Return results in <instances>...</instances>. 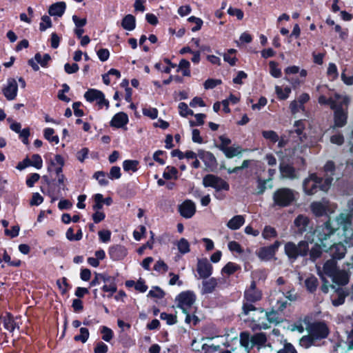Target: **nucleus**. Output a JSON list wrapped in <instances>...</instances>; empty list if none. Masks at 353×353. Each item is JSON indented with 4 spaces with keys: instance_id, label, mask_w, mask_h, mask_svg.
Segmentation results:
<instances>
[{
    "instance_id": "1",
    "label": "nucleus",
    "mask_w": 353,
    "mask_h": 353,
    "mask_svg": "<svg viewBox=\"0 0 353 353\" xmlns=\"http://www.w3.org/2000/svg\"><path fill=\"white\" fill-rule=\"evenodd\" d=\"M349 213H341L333 220H328L316 230L321 245L331 249L335 259H342L346 252L345 245L353 246V199L348 203Z\"/></svg>"
},
{
    "instance_id": "2",
    "label": "nucleus",
    "mask_w": 353,
    "mask_h": 353,
    "mask_svg": "<svg viewBox=\"0 0 353 353\" xmlns=\"http://www.w3.org/2000/svg\"><path fill=\"white\" fill-rule=\"evenodd\" d=\"M265 316L261 308H257L251 303H243L241 319L253 330H265L270 327L265 321Z\"/></svg>"
},
{
    "instance_id": "3",
    "label": "nucleus",
    "mask_w": 353,
    "mask_h": 353,
    "mask_svg": "<svg viewBox=\"0 0 353 353\" xmlns=\"http://www.w3.org/2000/svg\"><path fill=\"white\" fill-rule=\"evenodd\" d=\"M321 225H319V227ZM294 228L295 232L298 234H302L303 233L307 232V233L312 234V237L314 235L316 237V241H314V245L312 248L310 252V258L312 260H315L316 259L319 257L321 254V251L330 252V255L333 256V255L331 254L330 248H325L322 245H319L320 242L316 235V230L318 229L319 226L316 228L314 232H308L309 230H311L312 228V224L311 223L310 219L307 216L303 214L298 215L294 221Z\"/></svg>"
},
{
    "instance_id": "4",
    "label": "nucleus",
    "mask_w": 353,
    "mask_h": 353,
    "mask_svg": "<svg viewBox=\"0 0 353 353\" xmlns=\"http://www.w3.org/2000/svg\"><path fill=\"white\" fill-rule=\"evenodd\" d=\"M332 178L329 176L322 179L316 174H311L303 182L304 192L307 195H313L319 190L327 192L332 184Z\"/></svg>"
},
{
    "instance_id": "5",
    "label": "nucleus",
    "mask_w": 353,
    "mask_h": 353,
    "mask_svg": "<svg viewBox=\"0 0 353 353\" xmlns=\"http://www.w3.org/2000/svg\"><path fill=\"white\" fill-rule=\"evenodd\" d=\"M319 275L324 280L325 275L330 277L332 281L339 285H345L349 281V274L345 270H339L334 259L327 261L323 265V270H318Z\"/></svg>"
},
{
    "instance_id": "6",
    "label": "nucleus",
    "mask_w": 353,
    "mask_h": 353,
    "mask_svg": "<svg viewBox=\"0 0 353 353\" xmlns=\"http://www.w3.org/2000/svg\"><path fill=\"white\" fill-rule=\"evenodd\" d=\"M312 236V233H307L305 235L306 240L300 241L298 245L293 242H288L285 245V253L290 259L294 260L299 256H306L310 249L308 242L310 241L312 243L314 241Z\"/></svg>"
},
{
    "instance_id": "7",
    "label": "nucleus",
    "mask_w": 353,
    "mask_h": 353,
    "mask_svg": "<svg viewBox=\"0 0 353 353\" xmlns=\"http://www.w3.org/2000/svg\"><path fill=\"white\" fill-rule=\"evenodd\" d=\"M240 344L245 348L248 353L254 347L259 349L262 347L266 342L267 339L264 334L257 333L251 336L247 332H243L239 336Z\"/></svg>"
},
{
    "instance_id": "8",
    "label": "nucleus",
    "mask_w": 353,
    "mask_h": 353,
    "mask_svg": "<svg viewBox=\"0 0 353 353\" xmlns=\"http://www.w3.org/2000/svg\"><path fill=\"white\" fill-rule=\"evenodd\" d=\"M299 193L294 190L283 188L276 190L273 194V201L275 205L287 207L296 201Z\"/></svg>"
},
{
    "instance_id": "9",
    "label": "nucleus",
    "mask_w": 353,
    "mask_h": 353,
    "mask_svg": "<svg viewBox=\"0 0 353 353\" xmlns=\"http://www.w3.org/2000/svg\"><path fill=\"white\" fill-rule=\"evenodd\" d=\"M195 299L196 296L193 292H182L176 297V306L181 309L183 313L190 312Z\"/></svg>"
},
{
    "instance_id": "10",
    "label": "nucleus",
    "mask_w": 353,
    "mask_h": 353,
    "mask_svg": "<svg viewBox=\"0 0 353 353\" xmlns=\"http://www.w3.org/2000/svg\"><path fill=\"white\" fill-rule=\"evenodd\" d=\"M203 184L205 187H211L217 191L228 190L229 184L222 179L213 174H208L203 179Z\"/></svg>"
},
{
    "instance_id": "11",
    "label": "nucleus",
    "mask_w": 353,
    "mask_h": 353,
    "mask_svg": "<svg viewBox=\"0 0 353 353\" xmlns=\"http://www.w3.org/2000/svg\"><path fill=\"white\" fill-rule=\"evenodd\" d=\"M334 208L333 205L325 199L313 202L310 205L311 211L316 216H323L328 212L332 213L334 212Z\"/></svg>"
},
{
    "instance_id": "12",
    "label": "nucleus",
    "mask_w": 353,
    "mask_h": 353,
    "mask_svg": "<svg viewBox=\"0 0 353 353\" xmlns=\"http://www.w3.org/2000/svg\"><path fill=\"white\" fill-rule=\"evenodd\" d=\"M84 97L89 102L95 101L99 108L105 106L109 107V101L105 99L103 93L98 90L90 89L84 94Z\"/></svg>"
},
{
    "instance_id": "13",
    "label": "nucleus",
    "mask_w": 353,
    "mask_h": 353,
    "mask_svg": "<svg viewBox=\"0 0 353 353\" xmlns=\"http://www.w3.org/2000/svg\"><path fill=\"white\" fill-rule=\"evenodd\" d=\"M319 103L321 105H330L331 109L335 108L336 105L339 103L340 104H344L346 106L348 105L350 103V98L346 95H340L339 94H335L332 97H330L327 99L325 96L321 95L319 97Z\"/></svg>"
},
{
    "instance_id": "14",
    "label": "nucleus",
    "mask_w": 353,
    "mask_h": 353,
    "mask_svg": "<svg viewBox=\"0 0 353 353\" xmlns=\"http://www.w3.org/2000/svg\"><path fill=\"white\" fill-rule=\"evenodd\" d=\"M347 106L339 103L336 105L334 110V125L336 127L341 128L344 126L347 118Z\"/></svg>"
},
{
    "instance_id": "15",
    "label": "nucleus",
    "mask_w": 353,
    "mask_h": 353,
    "mask_svg": "<svg viewBox=\"0 0 353 353\" xmlns=\"http://www.w3.org/2000/svg\"><path fill=\"white\" fill-rule=\"evenodd\" d=\"M2 92L8 101L15 99L18 92V84L16 79L13 78L8 79L6 84L2 88Z\"/></svg>"
},
{
    "instance_id": "16",
    "label": "nucleus",
    "mask_w": 353,
    "mask_h": 353,
    "mask_svg": "<svg viewBox=\"0 0 353 353\" xmlns=\"http://www.w3.org/2000/svg\"><path fill=\"white\" fill-rule=\"evenodd\" d=\"M280 245L281 242L276 241L270 246L259 249L257 252V255L262 260L269 261L274 258Z\"/></svg>"
},
{
    "instance_id": "17",
    "label": "nucleus",
    "mask_w": 353,
    "mask_h": 353,
    "mask_svg": "<svg viewBox=\"0 0 353 353\" xmlns=\"http://www.w3.org/2000/svg\"><path fill=\"white\" fill-rule=\"evenodd\" d=\"M261 299V293L259 290H256L254 281H252L249 288H248L244 293L243 303H248L252 304Z\"/></svg>"
},
{
    "instance_id": "18",
    "label": "nucleus",
    "mask_w": 353,
    "mask_h": 353,
    "mask_svg": "<svg viewBox=\"0 0 353 353\" xmlns=\"http://www.w3.org/2000/svg\"><path fill=\"white\" fill-rule=\"evenodd\" d=\"M108 254L113 261H119L123 259L127 254V249L121 245H112L110 248Z\"/></svg>"
},
{
    "instance_id": "19",
    "label": "nucleus",
    "mask_w": 353,
    "mask_h": 353,
    "mask_svg": "<svg viewBox=\"0 0 353 353\" xmlns=\"http://www.w3.org/2000/svg\"><path fill=\"white\" fill-rule=\"evenodd\" d=\"M179 212L184 218H191L195 214L196 205L191 200H186L180 205Z\"/></svg>"
},
{
    "instance_id": "20",
    "label": "nucleus",
    "mask_w": 353,
    "mask_h": 353,
    "mask_svg": "<svg viewBox=\"0 0 353 353\" xmlns=\"http://www.w3.org/2000/svg\"><path fill=\"white\" fill-rule=\"evenodd\" d=\"M197 272L201 279L208 278L212 273V265L207 259L198 261Z\"/></svg>"
},
{
    "instance_id": "21",
    "label": "nucleus",
    "mask_w": 353,
    "mask_h": 353,
    "mask_svg": "<svg viewBox=\"0 0 353 353\" xmlns=\"http://www.w3.org/2000/svg\"><path fill=\"white\" fill-rule=\"evenodd\" d=\"M128 121L129 119L128 115L125 113L121 112L116 114L112 117L110 121V125L113 127L120 128L126 125V124L128 123Z\"/></svg>"
},
{
    "instance_id": "22",
    "label": "nucleus",
    "mask_w": 353,
    "mask_h": 353,
    "mask_svg": "<svg viewBox=\"0 0 353 353\" xmlns=\"http://www.w3.org/2000/svg\"><path fill=\"white\" fill-rule=\"evenodd\" d=\"M218 285L217 279L215 278H210L203 281L201 287V294H210L212 293Z\"/></svg>"
},
{
    "instance_id": "23",
    "label": "nucleus",
    "mask_w": 353,
    "mask_h": 353,
    "mask_svg": "<svg viewBox=\"0 0 353 353\" xmlns=\"http://www.w3.org/2000/svg\"><path fill=\"white\" fill-rule=\"evenodd\" d=\"M66 5L65 2L60 1L51 5L48 9V13L50 16L61 17L65 12Z\"/></svg>"
},
{
    "instance_id": "24",
    "label": "nucleus",
    "mask_w": 353,
    "mask_h": 353,
    "mask_svg": "<svg viewBox=\"0 0 353 353\" xmlns=\"http://www.w3.org/2000/svg\"><path fill=\"white\" fill-rule=\"evenodd\" d=\"M328 334V328L325 323H319L314 325L312 336L316 339L325 338Z\"/></svg>"
},
{
    "instance_id": "25",
    "label": "nucleus",
    "mask_w": 353,
    "mask_h": 353,
    "mask_svg": "<svg viewBox=\"0 0 353 353\" xmlns=\"http://www.w3.org/2000/svg\"><path fill=\"white\" fill-rule=\"evenodd\" d=\"M245 221L244 216L236 215L228 221L226 225L229 229L236 230L239 229L245 223Z\"/></svg>"
},
{
    "instance_id": "26",
    "label": "nucleus",
    "mask_w": 353,
    "mask_h": 353,
    "mask_svg": "<svg viewBox=\"0 0 353 353\" xmlns=\"http://www.w3.org/2000/svg\"><path fill=\"white\" fill-rule=\"evenodd\" d=\"M280 171L283 177L294 179L298 177L297 172L293 167L290 165L281 163Z\"/></svg>"
},
{
    "instance_id": "27",
    "label": "nucleus",
    "mask_w": 353,
    "mask_h": 353,
    "mask_svg": "<svg viewBox=\"0 0 353 353\" xmlns=\"http://www.w3.org/2000/svg\"><path fill=\"white\" fill-rule=\"evenodd\" d=\"M199 158L204 162L206 166L211 167L216 162L215 157L210 152L201 151L199 153Z\"/></svg>"
},
{
    "instance_id": "28",
    "label": "nucleus",
    "mask_w": 353,
    "mask_h": 353,
    "mask_svg": "<svg viewBox=\"0 0 353 353\" xmlns=\"http://www.w3.org/2000/svg\"><path fill=\"white\" fill-rule=\"evenodd\" d=\"M121 26L126 30H133L136 26L135 17L132 14H127L123 19Z\"/></svg>"
},
{
    "instance_id": "29",
    "label": "nucleus",
    "mask_w": 353,
    "mask_h": 353,
    "mask_svg": "<svg viewBox=\"0 0 353 353\" xmlns=\"http://www.w3.org/2000/svg\"><path fill=\"white\" fill-rule=\"evenodd\" d=\"M274 88L277 97L280 100L287 99L292 92L291 88L289 86L283 88L279 85H276Z\"/></svg>"
},
{
    "instance_id": "30",
    "label": "nucleus",
    "mask_w": 353,
    "mask_h": 353,
    "mask_svg": "<svg viewBox=\"0 0 353 353\" xmlns=\"http://www.w3.org/2000/svg\"><path fill=\"white\" fill-rule=\"evenodd\" d=\"M174 244L181 254H187L190 251V245L188 241L184 238H181L179 241H176Z\"/></svg>"
},
{
    "instance_id": "31",
    "label": "nucleus",
    "mask_w": 353,
    "mask_h": 353,
    "mask_svg": "<svg viewBox=\"0 0 353 353\" xmlns=\"http://www.w3.org/2000/svg\"><path fill=\"white\" fill-rule=\"evenodd\" d=\"M243 150L240 146L234 145L232 146H229V148L225 149V150L223 151L225 157L230 159L241 154Z\"/></svg>"
},
{
    "instance_id": "32",
    "label": "nucleus",
    "mask_w": 353,
    "mask_h": 353,
    "mask_svg": "<svg viewBox=\"0 0 353 353\" xmlns=\"http://www.w3.org/2000/svg\"><path fill=\"white\" fill-rule=\"evenodd\" d=\"M43 136L50 143L58 144L59 142V138L57 135L54 134V130L52 128H46L43 130Z\"/></svg>"
},
{
    "instance_id": "33",
    "label": "nucleus",
    "mask_w": 353,
    "mask_h": 353,
    "mask_svg": "<svg viewBox=\"0 0 353 353\" xmlns=\"http://www.w3.org/2000/svg\"><path fill=\"white\" fill-rule=\"evenodd\" d=\"M265 314L266 315L265 321L267 322L268 323V325L270 323L277 324V323L281 322L283 320L282 317L280 316L279 313L276 312L272 311L269 313L265 312Z\"/></svg>"
},
{
    "instance_id": "34",
    "label": "nucleus",
    "mask_w": 353,
    "mask_h": 353,
    "mask_svg": "<svg viewBox=\"0 0 353 353\" xmlns=\"http://www.w3.org/2000/svg\"><path fill=\"white\" fill-rule=\"evenodd\" d=\"M236 52L235 49H229L223 54V60L228 62L230 65L233 66L236 64L237 59L235 56H233Z\"/></svg>"
},
{
    "instance_id": "35",
    "label": "nucleus",
    "mask_w": 353,
    "mask_h": 353,
    "mask_svg": "<svg viewBox=\"0 0 353 353\" xmlns=\"http://www.w3.org/2000/svg\"><path fill=\"white\" fill-rule=\"evenodd\" d=\"M163 176L165 179H176L178 171L174 167L167 166L163 172Z\"/></svg>"
},
{
    "instance_id": "36",
    "label": "nucleus",
    "mask_w": 353,
    "mask_h": 353,
    "mask_svg": "<svg viewBox=\"0 0 353 353\" xmlns=\"http://www.w3.org/2000/svg\"><path fill=\"white\" fill-rule=\"evenodd\" d=\"M240 269V266L234 263H228L222 269V274L230 275Z\"/></svg>"
},
{
    "instance_id": "37",
    "label": "nucleus",
    "mask_w": 353,
    "mask_h": 353,
    "mask_svg": "<svg viewBox=\"0 0 353 353\" xmlns=\"http://www.w3.org/2000/svg\"><path fill=\"white\" fill-rule=\"evenodd\" d=\"M190 63L188 61L185 59H181L179 63L177 71H181L183 76H190Z\"/></svg>"
},
{
    "instance_id": "38",
    "label": "nucleus",
    "mask_w": 353,
    "mask_h": 353,
    "mask_svg": "<svg viewBox=\"0 0 353 353\" xmlns=\"http://www.w3.org/2000/svg\"><path fill=\"white\" fill-rule=\"evenodd\" d=\"M262 136L272 143H275L279 141L278 134L273 130H263Z\"/></svg>"
},
{
    "instance_id": "39",
    "label": "nucleus",
    "mask_w": 353,
    "mask_h": 353,
    "mask_svg": "<svg viewBox=\"0 0 353 353\" xmlns=\"http://www.w3.org/2000/svg\"><path fill=\"white\" fill-rule=\"evenodd\" d=\"M100 332L102 334V339L106 342H110L114 336L112 330L106 327V326H101L99 328Z\"/></svg>"
},
{
    "instance_id": "40",
    "label": "nucleus",
    "mask_w": 353,
    "mask_h": 353,
    "mask_svg": "<svg viewBox=\"0 0 353 353\" xmlns=\"http://www.w3.org/2000/svg\"><path fill=\"white\" fill-rule=\"evenodd\" d=\"M139 162L135 160H125L123 163V170L126 172H136L138 169Z\"/></svg>"
},
{
    "instance_id": "41",
    "label": "nucleus",
    "mask_w": 353,
    "mask_h": 353,
    "mask_svg": "<svg viewBox=\"0 0 353 353\" xmlns=\"http://www.w3.org/2000/svg\"><path fill=\"white\" fill-rule=\"evenodd\" d=\"M327 75L329 79L334 81L339 77V72L336 65L333 63H330L327 70Z\"/></svg>"
},
{
    "instance_id": "42",
    "label": "nucleus",
    "mask_w": 353,
    "mask_h": 353,
    "mask_svg": "<svg viewBox=\"0 0 353 353\" xmlns=\"http://www.w3.org/2000/svg\"><path fill=\"white\" fill-rule=\"evenodd\" d=\"M270 73L274 78H279L281 76V70L279 68L278 63L274 61L269 63Z\"/></svg>"
},
{
    "instance_id": "43",
    "label": "nucleus",
    "mask_w": 353,
    "mask_h": 353,
    "mask_svg": "<svg viewBox=\"0 0 353 353\" xmlns=\"http://www.w3.org/2000/svg\"><path fill=\"white\" fill-rule=\"evenodd\" d=\"M179 113L183 117H186L189 115H193L194 112L190 110L185 103L181 102L178 105Z\"/></svg>"
},
{
    "instance_id": "44",
    "label": "nucleus",
    "mask_w": 353,
    "mask_h": 353,
    "mask_svg": "<svg viewBox=\"0 0 353 353\" xmlns=\"http://www.w3.org/2000/svg\"><path fill=\"white\" fill-rule=\"evenodd\" d=\"M50 56L48 54L41 55L39 53H37L34 56L35 61L42 67H46L48 65V63L50 61Z\"/></svg>"
},
{
    "instance_id": "45",
    "label": "nucleus",
    "mask_w": 353,
    "mask_h": 353,
    "mask_svg": "<svg viewBox=\"0 0 353 353\" xmlns=\"http://www.w3.org/2000/svg\"><path fill=\"white\" fill-rule=\"evenodd\" d=\"M305 283L307 289L310 292H312L316 289L318 285V281L315 276H312L305 280Z\"/></svg>"
},
{
    "instance_id": "46",
    "label": "nucleus",
    "mask_w": 353,
    "mask_h": 353,
    "mask_svg": "<svg viewBox=\"0 0 353 353\" xmlns=\"http://www.w3.org/2000/svg\"><path fill=\"white\" fill-rule=\"evenodd\" d=\"M29 164L37 169H41L43 166V161L40 155L33 154L30 159H29Z\"/></svg>"
},
{
    "instance_id": "47",
    "label": "nucleus",
    "mask_w": 353,
    "mask_h": 353,
    "mask_svg": "<svg viewBox=\"0 0 353 353\" xmlns=\"http://www.w3.org/2000/svg\"><path fill=\"white\" fill-rule=\"evenodd\" d=\"M252 41V35L248 32H244L241 34L239 39L238 41H235V43L237 46L240 47L244 43H250Z\"/></svg>"
},
{
    "instance_id": "48",
    "label": "nucleus",
    "mask_w": 353,
    "mask_h": 353,
    "mask_svg": "<svg viewBox=\"0 0 353 353\" xmlns=\"http://www.w3.org/2000/svg\"><path fill=\"white\" fill-rule=\"evenodd\" d=\"M4 327L10 332H13L16 327V323L12 316L7 315L3 319Z\"/></svg>"
},
{
    "instance_id": "49",
    "label": "nucleus",
    "mask_w": 353,
    "mask_h": 353,
    "mask_svg": "<svg viewBox=\"0 0 353 353\" xmlns=\"http://www.w3.org/2000/svg\"><path fill=\"white\" fill-rule=\"evenodd\" d=\"M345 295L342 292H336L335 295L332 297V302L334 306H339L345 301Z\"/></svg>"
},
{
    "instance_id": "50",
    "label": "nucleus",
    "mask_w": 353,
    "mask_h": 353,
    "mask_svg": "<svg viewBox=\"0 0 353 353\" xmlns=\"http://www.w3.org/2000/svg\"><path fill=\"white\" fill-rule=\"evenodd\" d=\"M277 235L276 230L271 226H265L263 232L262 236L265 239H270L276 237Z\"/></svg>"
},
{
    "instance_id": "51",
    "label": "nucleus",
    "mask_w": 353,
    "mask_h": 353,
    "mask_svg": "<svg viewBox=\"0 0 353 353\" xmlns=\"http://www.w3.org/2000/svg\"><path fill=\"white\" fill-rule=\"evenodd\" d=\"M89 338V331L85 327L80 328V334L74 336V340L77 341H81L85 343Z\"/></svg>"
},
{
    "instance_id": "52",
    "label": "nucleus",
    "mask_w": 353,
    "mask_h": 353,
    "mask_svg": "<svg viewBox=\"0 0 353 353\" xmlns=\"http://www.w3.org/2000/svg\"><path fill=\"white\" fill-rule=\"evenodd\" d=\"M143 114L152 119H154L158 117V110L155 108L145 107L143 108Z\"/></svg>"
},
{
    "instance_id": "53",
    "label": "nucleus",
    "mask_w": 353,
    "mask_h": 353,
    "mask_svg": "<svg viewBox=\"0 0 353 353\" xmlns=\"http://www.w3.org/2000/svg\"><path fill=\"white\" fill-rule=\"evenodd\" d=\"M154 270L159 273L164 274L168 270V266L162 260H158L154 266Z\"/></svg>"
},
{
    "instance_id": "54",
    "label": "nucleus",
    "mask_w": 353,
    "mask_h": 353,
    "mask_svg": "<svg viewBox=\"0 0 353 353\" xmlns=\"http://www.w3.org/2000/svg\"><path fill=\"white\" fill-rule=\"evenodd\" d=\"M52 26V21L50 17L44 15L41 17V21L39 24V30L41 31H45L48 28Z\"/></svg>"
},
{
    "instance_id": "55",
    "label": "nucleus",
    "mask_w": 353,
    "mask_h": 353,
    "mask_svg": "<svg viewBox=\"0 0 353 353\" xmlns=\"http://www.w3.org/2000/svg\"><path fill=\"white\" fill-rule=\"evenodd\" d=\"M94 178L96 179L101 185L105 186L108 184V181L106 179V174L104 172L99 171L94 173Z\"/></svg>"
},
{
    "instance_id": "56",
    "label": "nucleus",
    "mask_w": 353,
    "mask_h": 353,
    "mask_svg": "<svg viewBox=\"0 0 353 353\" xmlns=\"http://www.w3.org/2000/svg\"><path fill=\"white\" fill-rule=\"evenodd\" d=\"M271 181V179H268L267 180H262L261 179H259L257 180V188L256 193L257 194H263L267 188V183H269Z\"/></svg>"
},
{
    "instance_id": "57",
    "label": "nucleus",
    "mask_w": 353,
    "mask_h": 353,
    "mask_svg": "<svg viewBox=\"0 0 353 353\" xmlns=\"http://www.w3.org/2000/svg\"><path fill=\"white\" fill-rule=\"evenodd\" d=\"M228 249L232 252H236L239 254H243V250L242 249L241 245L236 241H230L228 243Z\"/></svg>"
},
{
    "instance_id": "58",
    "label": "nucleus",
    "mask_w": 353,
    "mask_h": 353,
    "mask_svg": "<svg viewBox=\"0 0 353 353\" xmlns=\"http://www.w3.org/2000/svg\"><path fill=\"white\" fill-rule=\"evenodd\" d=\"M219 140L221 141V143L218 145L219 150L223 152L225 149L229 148L231 143V140L229 138L223 135L219 137Z\"/></svg>"
},
{
    "instance_id": "59",
    "label": "nucleus",
    "mask_w": 353,
    "mask_h": 353,
    "mask_svg": "<svg viewBox=\"0 0 353 353\" xmlns=\"http://www.w3.org/2000/svg\"><path fill=\"white\" fill-rule=\"evenodd\" d=\"M148 296L151 297L161 299L164 296V292L161 288L155 287L150 290L148 292Z\"/></svg>"
},
{
    "instance_id": "60",
    "label": "nucleus",
    "mask_w": 353,
    "mask_h": 353,
    "mask_svg": "<svg viewBox=\"0 0 353 353\" xmlns=\"http://www.w3.org/2000/svg\"><path fill=\"white\" fill-rule=\"evenodd\" d=\"M160 317L162 320L166 321L169 325H173L176 323V317L174 315L163 312L161 314Z\"/></svg>"
},
{
    "instance_id": "61",
    "label": "nucleus",
    "mask_w": 353,
    "mask_h": 353,
    "mask_svg": "<svg viewBox=\"0 0 353 353\" xmlns=\"http://www.w3.org/2000/svg\"><path fill=\"white\" fill-rule=\"evenodd\" d=\"M121 177V169L118 166H114L110 169L109 178L114 180Z\"/></svg>"
},
{
    "instance_id": "62",
    "label": "nucleus",
    "mask_w": 353,
    "mask_h": 353,
    "mask_svg": "<svg viewBox=\"0 0 353 353\" xmlns=\"http://www.w3.org/2000/svg\"><path fill=\"white\" fill-rule=\"evenodd\" d=\"M97 56L100 61H105L108 59L110 57V52L106 48H101L97 52Z\"/></svg>"
},
{
    "instance_id": "63",
    "label": "nucleus",
    "mask_w": 353,
    "mask_h": 353,
    "mask_svg": "<svg viewBox=\"0 0 353 353\" xmlns=\"http://www.w3.org/2000/svg\"><path fill=\"white\" fill-rule=\"evenodd\" d=\"M221 83V81L219 79H209L205 81L204 87L205 89H212Z\"/></svg>"
},
{
    "instance_id": "64",
    "label": "nucleus",
    "mask_w": 353,
    "mask_h": 353,
    "mask_svg": "<svg viewBox=\"0 0 353 353\" xmlns=\"http://www.w3.org/2000/svg\"><path fill=\"white\" fill-rule=\"evenodd\" d=\"M108 350V345L103 342H99L94 347V353H106Z\"/></svg>"
}]
</instances>
